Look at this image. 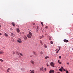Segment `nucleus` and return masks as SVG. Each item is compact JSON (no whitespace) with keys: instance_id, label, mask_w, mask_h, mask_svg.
<instances>
[{"instance_id":"obj_2","label":"nucleus","mask_w":73,"mask_h":73,"mask_svg":"<svg viewBox=\"0 0 73 73\" xmlns=\"http://www.w3.org/2000/svg\"><path fill=\"white\" fill-rule=\"evenodd\" d=\"M23 38H24V40H27L28 39L27 37H26L25 35H24Z\"/></svg>"},{"instance_id":"obj_20","label":"nucleus","mask_w":73,"mask_h":73,"mask_svg":"<svg viewBox=\"0 0 73 73\" xmlns=\"http://www.w3.org/2000/svg\"><path fill=\"white\" fill-rule=\"evenodd\" d=\"M16 53L18 55H19V56L20 55L19 54V52H16Z\"/></svg>"},{"instance_id":"obj_22","label":"nucleus","mask_w":73,"mask_h":73,"mask_svg":"<svg viewBox=\"0 0 73 73\" xmlns=\"http://www.w3.org/2000/svg\"><path fill=\"white\" fill-rule=\"evenodd\" d=\"M49 57L48 56H46L45 57V59H47V58H49Z\"/></svg>"},{"instance_id":"obj_7","label":"nucleus","mask_w":73,"mask_h":73,"mask_svg":"<svg viewBox=\"0 0 73 73\" xmlns=\"http://www.w3.org/2000/svg\"><path fill=\"white\" fill-rule=\"evenodd\" d=\"M64 42H68L69 41V40H66V39H64Z\"/></svg>"},{"instance_id":"obj_3","label":"nucleus","mask_w":73,"mask_h":73,"mask_svg":"<svg viewBox=\"0 0 73 73\" xmlns=\"http://www.w3.org/2000/svg\"><path fill=\"white\" fill-rule=\"evenodd\" d=\"M27 37L28 38H31V36L32 35H30L29 34H27Z\"/></svg>"},{"instance_id":"obj_8","label":"nucleus","mask_w":73,"mask_h":73,"mask_svg":"<svg viewBox=\"0 0 73 73\" xmlns=\"http://www.w3.org/2000/svg\"><path fill=\"white\" fill-rule=\"evenodd\" d=\"M31 62L32 64H35V62L34 61H33V60H31Z\"/></svg>"},{"instance_id":"obj_41","label":"nucleus","mask_w":73,"mask_h":73,"mask_svg":"<svg viewBox=\"0 0 73 73\" xmlns=\"http://www.w3.org/2000/svg\"><path fill=\"white\" fill-rule=\"evenodd\" d=\"M60 62V60H58V62Z\"/></svg>"},{"instance_id":"obj_9","label":"nucleus","mask_w":73,"mask_h":73,"mask_svg":"<svg viewBox=\"0 0 73 73\" xmlns=\"http://www.w3.org/2000/svg\"><path fill=\"white\" fill-rule=\"evenodd\" d=\"M29 34H28V35H29L31 36H32V33H31V31H29Z\"/></svg>"},{"instance_id":"obj_24","label":"nucleus","mask_w":73,"mask_h":73,"mask_svg":"<svg viewBox=\"0 0 73 73\" xmlns=\"http://www.w3.org/2000/svg\"><path fill=\"white\" fill-rule=\"evenodd\" d=\"M0 61H1V62H3L4 61L3 60L1 59H0Z\"/></svg>"},{"instance_id":"obj_30","label":"nucleus","mask_w":73,"mask_h":73,"mask_svg":"<svg viewBox=\"0 0 73 73\" xmlns=\"http://www.w3.org/2000/svg\"><path fill=\"white\" fill-rule=\"evenodd\" d=\"M47 66H50V65H48V63H47Z\"/></svg>"},{"instance_id":"obj_15","label":"nucleus","mask_w":73,"mask_h":73,"mask_svg":"<svg viewBox=\"0 0 73 73\" xmlns=\"http://www.w3.org/2000/svg\"><path fill=\"white\" fill-rule=\"evenodd\" d=\"M3 53H4V52L2 51H0V54H3Z\"/></svg>"},{"instance_id":"obj_11","label":"nucleus","mask_w":73,"mask_h":73,"mask_svg":"<svg viewBox=\"0 0 73 73\" xmlns=\"http://www.w3.org/2000/svg\"><path fill=\"white\" fill-rule=\"evenodd\" d=\"M10 70H11V68H8L7 70V72H9Z\"/></svg>"},{"instance_id":"obj_6","label":"nucleus","mask_w":73,"mask_h":73,"mask_svg":"<svg viewBox=\"0 0 73 73\" xmlns=\"http://www.w3.org/2000/svg\"><path fill=\"white\" fill-rule=\"evenodd\" d=\"M17 31L18 33H19V32H20V30L19 29V28L17 29Z\"/></svg>"},{"instance_id":"obj_5","label":"nucleus","mask_w":73,"mask_h":73,"mask_svg":"<svg viewBox=\"0 0 73 73\" xmlns=\"http://www.w3.org/2000/svg\"><path fill=\"white\" fill-rule=\"evenodd\" d=\"M49 73H54V71L53 70H50L49 71Z\"/></svg>"},{"instance_id":"obj_31","label":"nucleus","mask_w":73,"mask_h":73,"mask_svg":"<svg viewBox=\"0 0 73 73\" xmlns=\"http://www.w3.org/2000/svg\"><path fill=\"white\" fill-rule=\"evenodd\" d=\"M49 40H50V39H51V37H50V36H49Z\"/></svg>"},{"instance_id":"obj_45","label":"nucleus","mask_w":73,"mask_h":73,"mask_svg":"<svg viewBox=\"0 0 73 73\" xmlns=\"http://www.w3.org/2000/svg\"><path fill=\"white\" fill-rule=\"evenodd\" d=\"M57 51L58 52H59V50H58Z\"/></svg>"},{"instance_id":"obj_25","label":"nucleus","mask_w":73,"mask_h":73,"mask_svg":"<svg viewBox=\"0 0 73 73\" xmlns=\"http://www.w3.org/2000/svg\"><path fill=\"white\" fill-rule=\"evenodd\" d=\"M34 70H33L31 72V73H34Z\"/></svg>"},{"instance_id":"obj_27","label":"nucleus","mask_w":73,"mask_h":73,"mask_svg":"<svg viewBox=\"0 0 73 73\" xmlns=\"http://www.w3.org/2000/svg\"><path fill=\"white\" fill-rule=\"evenodd\" d=\"M40 42L42 45V42L41 41V40L40 41Z\"/></svg>"},{"instance_id":"obj_36","label":"nucleus","mask_w":73,"mask_h":73,"mask_svg":"<svg viewBox=\"0 0 73 73\" xmlns=\"http://www.w3.org/2000/svg\"><path fill=\"white\" fill-rule=\"evenodd\" d=\"M60 48H61V47H59V50H60Z\"/></svg>"},{"instance_id":"obj_44","label":"nucleus","mask_w":73,"mask_h":73,"mask_svg":"<svg viewBox=\"0 0 73 73\" xmlns=\"http://www.w3.org/2000/svg\"><path fill=\"white\" fill-rule=\"evenodd\" d=\"M1 25H0V28H1Z\"/></svg>"},{"instance_id":"obj_14","label":"nucleus","mask_w":73,"mask_h":73,"mask_svg":"<svg viewBox=\"0 0 73 73\" xmlns=\"http://www.w3.org/2000/svg\"><path fill=\"white\" fill-rule=\"evenodd\" d=\"M11 24L12 25H13V27H15V24L14 22H12L11 23Z\"/></svg>"},{"instance_id":"obj_32","label":"nucleus","mask_w":73,"mask_h":73,"mask_svg":"<svg viewBox=\"0 0 73 73\" xmlns=\"http://www.w3.org/2000/svg\"><path fill=\"white\" fill-rule=\"evenodd\" d=\"M59 58H61V56H59Z\"/></svg>"},{"instance_id":"obj_10","label":"nucleus","mask_w":73,"mask_h":73,"mask_svg":"<svg viewBox=\"0 0 73 73\" xmlns=\"http://www.w3.org/2000/svg\"><path fill=\"white\" fill-rule=\"evenodd\" d=\"M40 70H42V71H43L44 70V68L42 67L41 68H40Z\"/></svg>"},{"instance_id":"obj_40","label":"nucleus","mask_w":73,"mask_h":73,"mask_svg":"<svg viewBox=\"0 0 73 73\" xmlns=\"http://www.w3.org/2000/svg\"><path fill=\"white\" fill-rule=\"evenodd\" d=\"M33 25H35V24L34 23H33Z\"/></svg>"},{"instance_id":"obj_42","label":"nucleus","mask_w":73,"mask_h":73,"mask_svg":"<svg viewBox=\"0 0 73 73\" xmlns=\"http://www.w3.org/2000/svg\"><path fill=\"white\" fill-rule=\"evenodd\" d=\"M67 64H68V65H69V62H68L67 63Z\"/></svg>"},{"instance_id":"obj_28","label":"nucleus","mask_w":73,"mask_h":73,"mask_svg":"<svg viewBox=\"0 0 73 73\" xmlns=\"http://www.w3.org/2000/svg\"><path fill=\"white\" fill-rule=\"evenodd\" d=\"M41 24L42 25V26H43V23L42 22H41Z\"/></svg>"},{"instance_id":"obj_19","label":"nucleus","mask_w":73,"mask_h":73,"mask_svg":"<svg viewBox=\"0 0 73 73\" xmlns=\"http://www.w3.org/2000/svg\"><path fill=\"white\" fill-rule=\"evenodd\" d=\"M44 48H47V46H46V44H44Z\"/></svg>"},{"instance_id":"obj_23","label":"nucleus","mask_w":73,"mask_h":73,"mask_svg":"<svg viewBox=\"0 0 73 73\" xmlns=\"http://www.w3.org/2000/svg\"><path fill=\"white\" fill-rule=\"evenodd\" d=\"M21 70H25V69L24 68H21Z\"/></svg>"},{"instance_id":"obj_17","label":"nucleus","mask_w":73,"mask_h":73,"mask_svg":"<svg viewBox=\"0 0 73 73\" xmlns=\"http://www.w3.org/2000/svg\"><path fill=\"white\" fill-rule=\"evenodd\" d=\"M5 36H6V37H8V34L6 33H5Z\"/></svg>"},{"instance_id":"obj_38","label":"nucleus","mask_w":73,"mask_h":73,"mask_svg":"<svg viewBox=\"0 0 73 73\" xmlns=\"http://www.w3.org/2000/svg\"><path fill=\"white\" fill-rule=\"evenodd\" d=\"M59 64H61V62H59Z\"/></svg>"},{"instance_id":"obj_21","label":"nucleus","mask_w":73,"mask_h":73,"mask_svg":"<svg viewBox=\"0 0 73 73\" xmlns=\"http://www.w3.org/2000/svg\"><path fill=\"white\" fill-rule=\"evenodd\" d=\"M19 54H20V56H23V54H22V53H19Z\"/></svg>"},{"instance_id":"obj_12","label":"nucleus","mask_w":73,"mask_h":73,"mask_svg":"<svg viewBox=\"0 0 73 73\" xmlns=\"http://www.w3.org/2000/svg\"><path fill=\"white\" fill-rule=\"evenodd\" d=\"M32 52L35 55V56L36 55V54H37L34 51H33Z\"/></svg>"},{"instance_id":"obj_33","label":"nucleus","mask_w":73,"mask_h":73,"mask_svg":"<svg viewBox=\"0 0 73 73\" xmlns=\"http://www.w3.org/2000/svg\"><path fill=\"white\" fill-rule=\"evenodd\" d=\"M37 29H38V26H37Z\"/></svg>"},{"instance_id":"obj_37","label":"nucleus","mask_w":73,"mask_h":73,"mask_svg":"<svg viewBox=\"0 0 73 73\" xmlns=\"http://www.w3.org/2000/svg\"><path fill=\"white\" fill-rule=\"evenodd\" d=\"M58 53V51H57L56 52V53L57 54V53Z\"/></svg>"},{"instance_id":"obj_29","label":"nucleus","mask_w":73,"mask_h":73,"mask_svg":"<svg viewBox=\"0 0 73 73\" xmlns=\"http://www.w3.org/2000/svg\"><path fill=\"white\" fill-rule=\"evenodd\" d=\"M50 44H53V41H50Z\"/></svg>"},{"instance_id":"obj_46","label":"nucleus","mask_w":73,"mask_h":73,"mask_svg":"<svg viewBox=\"0 0 73 73\" xmlns=\"http://www.w3.org/2000/svg\"><path fill=\"white\" fill-rule=\"evenodd\" d=\"M30 71H31V70H30Z\"/></svg>"},{"instance_id":"obj_13","label":"nucleus","mask_w":73,"mask_h":73,"mask_svg":"<svg viewBox=\"0 0 73 73\" xmlns=\"http://www.w3.org/2000/svg\"><path fill=\"white\" fill-rule=\"evenodd\" d=\"M64 71H65L66 72V73H68V71L67 70H65V69H64Z\"/></svg>"},{"instance_id":"obj_43","label":"nucleus","mask_w":73,"mask_h":73,"mask_svg":"<svg viewBox=\"0 0 73 73\" xmlns=\"http://www.w3.org/2000/svg\"><path fill=\"white\" fill-rule=\"evenodd\" d=\"M0 35H2L1 34V33H0Z\"/></svg>"},{"instance_id":"obj_34","label":"nucleus","mask_w":73,"mask_h":73,"mask_svg":"<svg viewBox=\"0 0 73 73\" xmlns=\"http://www.w3.org/2000/svg\"><path fill=\"white\" fill-rule=\"evenodd\" d=\"M44 70H45V71H46V68H45Z\"/></svg>"},{"instance_id":"obj_1","label":"nucleus","mask_w":73,"mask_h":73,"mask_svg":"<svg viewBox=\"0 0 73 73\" xmlns=\"http://www.w3.org/2000/svg\"><path fill=\"white\" fill-rule=\"evenodd\" d=\"M17 41L18 42H19V43H21L22 42V41H21V40L20 38H19L18 40H17Z\"/></svg>"},{"instance_id":"obj_26","label":"nucleus","mask_w":73,"mask_h":73,"mask_svg":"<svg viewBox=\"0 0 73 73\" xmlns=\"http://www.w3.org/2000/svg\"><path fill=\"white\" fill-rule=\"evenodd\" d=\"M59 70L60 71V72H62V70L61 68H60Z\"/></svg>"},{"instance_id":"obj_18","label":"nucleus","mask_w":73,"mask_h":73,"mask_svg":"<svg viewBox=\"0 0 73 73\" xmlns=\"http://www.w3.org/2000/svg\"><path fill=\"white\" fill-rule=\"evenodd\" d=\"M43 37H44V36H43L42 35V36H40V39H41V38H43Z\"/></svg>"},{"instance_id":"obj_16","label":"nucleus","mask_w":73,"mask_h":73,"mask_svg":"<svg viewBox=\"0 0 73 73\" xmlns=\"http://www.w3.org/2000/svg\"><path fill=\"white\" fill-rule=\"evenodd\" d=\"M11 36L14 37L15 36V35H14L13 33H11Z\"/></svg>"},{"instance_id":"obj_4","label":"nucleus","mask_w":73,"mask_h":73,"mask_svg":"<svg viewBox=\"0 0 73 73\" xmlns=\"http://www.w3.org/2000/svg\"><path fill=\"white\" fill-rule=\"evenodd\" d=\"M50 65L51 66H53V67H54V64L53 62H51L50 63Z\"/></svg>"},{"instance_id":"obj_39","label":"nucleus","mask_w":73,"mask_h":73,"mask_svg":"<svg viewBox=\"0 0 73 73\" xmlns=\"http://www.w3.org/2000/svg\"><path fill=\"white\" fill-rule=\"evenodd\" d=\"M61 69H63V67H61Z\"/></svg>"},{"instance_id":"obj_35","label":"nucleus","mask_w":73,"mask_h":73,"mask_svg":"<svg viewBox=\"0 0 73 73\" xmlns=\"http://www.w3.org/2000/svg\"><path fill=\"white\" fill-rule=\"evenodd\" d=\"M48 28V26H46L45 28H46H46Z\"/></svg>"}]
</instances>
